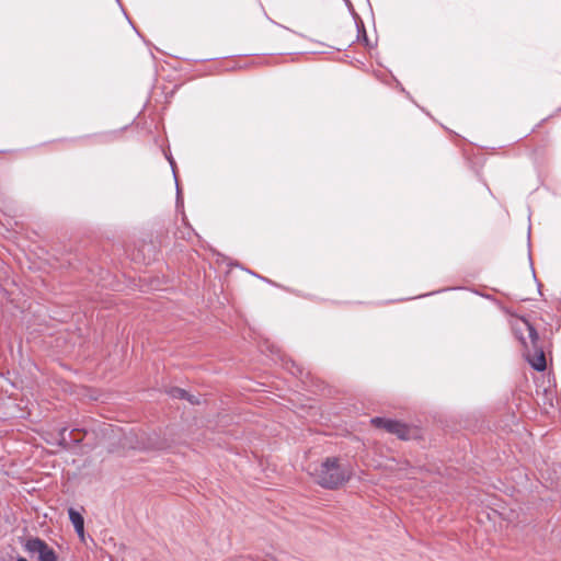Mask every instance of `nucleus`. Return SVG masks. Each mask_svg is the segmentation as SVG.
<instances>
[{
  "instance_id": "9d476101",
  "label": "nucleus",
  "mask_w": 561,
  "mask_h": 561,
  "mask_svg": "<svg viewBox=\"0 0 561 561\" xmlns=\"http://www.w3.org/2000/svg\"><path fill=\"white\" fill-rule=\"evenodd\" d=\"M356 25H357V28H358V33L360 34V37H363V39L368 43V38H367V34H366V31H365V27H364V24L362 21L356 22Z\"/></svg>"
},
{
  "instance_id": "39448f33",
  "label": "nucleus",
  "mask_w": 561,
  "mask_h": 561,
  "mask_svg": "<svg viewBox=\"0 0 561 561\" xmlns=\"http://www.w3.org/2000/svg\"><path fill=\"white\" fill-rule=\"evenodd\" d=\"M69 519L72 523L76 533L79 537H84V519L81 513L76 511L75 508L70 507L68 510Z\"/></svg>"
},
{
  "instance_id": "6e6552de",
  "label": "nucleus",
  "mask_w": 561,
  "mask_h": 561,
  "mask_svg": "<svg viewBox=\"0 0 561 561\" xmlns=\"http://www.w3.org/2000/svg\"><path fill=\"white\" fill-rule=\"evenodd\" d=\"M38 559H39V561H57V556H56L55 551L51 548H49L48 545L46 543L45 548L42 549V551L39 552ZM16 561H27V560L23 557H19L16 559Z\"/></svg>"
},
{
  "instance_id": "1a4fd4ad",
  "label": "nucleus",
  "mask_w": 561,
  "mask_h": 561,
  "mask_svg": "<svg viewBox=\"0 0 561 561\" xmlns=\"http://www.w3.org/2000/svg\"><path fill=\"white\" fill-rule=\"evenodd\" d=\"M356 25H357V28H358V33L360 34V37H363V39L368 43V38H367V34H366V31H365V27H364V24L362 21L356 22Z\"/></svg>"
},
{
  "instance_id": "f03ea898",
  "label": "nucleus",
  "mask_w": 561,
  "mask_h": 561,
  "mask_svg": "<svg viewBox=\"0 0 561 561\" xmlns=\"http://www.w3.org/2000/svg\"><path fill=\"white\" fill-rule=\"evenodd\" d=\"M523 324L528 333V341L522 333L519 335V340L524 346L525 357L535 370L543 371L547 367V363L543 348L539 345L538 332L527 320H523Z\"/></svg>"
},
{
  "instance_id": "423d86ee",
  "label": "nucleus",
  "mask_w": 561,
  "mask_h": 561,
  "mask_svg": "<svg viewBox=\"0 0 561 561\" xmlns=\"http://www.w3.org/2000/svg\"><path fill=\"white\" fill-rule=\"evenodd\" d=\"M45 545L46 542L44 540H42L38 537H35L26 539L25 542L23 543V548L28 554L34 556L35 553L39 554L42 549L45 548Z\"/></svg>"
},
{
  "instance_id": "9b49d317",
  "label": "nucleus",
  "mask_w": 561,
  "mask_h": 561,
  "mask_svg": "<svg viewBox=\"0 0 561 561\" xmlns=\"http://www.w3.org/2000/svg\"><path fill=\"white\" fill-rule=\"evenodd\" d=\"M169 161H170V164L172 167V170H174V162H173V160L171 158H169ZM173 173H174V178L176 179L175 171H173Z\"/></svg>"
},
{
  "instance_id": "0eeeda50",
  "label": "nucleus",
  "mask_w": 561,
  "mask_h": 561,
  "mask_svg": "<svg viewBox=\"0 0 561 561\" xmlns=\"http://www.w3.org/2000/svg\"><path fill=\"white\" fill-rule=\"evenodd\" d=\"M169 394L172 398L187 400V401H190L193 404L199 403V401L197 399H195L194 396L190 394L186 390H184L182 388H179V387L171 388L170 391H169Z\"/></svg>"
},
{
  "instance_id": "20e7f679",
  "label": "nucleus",
  "mask_w": 561,
  "mask_h": 561,
  "mask_svg": "<svg viewBox=\"0 0 561 561\" xmlns=\"http://www.w3.org/2000/svg\"><path fill=\"white\" fill-rule=\"evenodd\" d=\"M77 432H80L79 428H72L70 432H68V428L67 427H61L58 432V444L59 446L64 447V448H69V446L71 445V443L73 444H80L81 443V438H72V434L77 433Z\"/></svg>"
},
{
  "instance_id": "f257e3e1",
  "label": "nucleus",
  "mask_w": 561,
  "mask_h": 561,
  "mask_svg": "<svg viewBox=\"0 0 561 561\" xmlns=\"http://www.w3.org/2000/svg\"><path fill=\"white\" fill-rule=\"evenodd\" d=\"M310 476L321 488L336 490L351 479L352 472L340 463L339 458L328 457L310 470Z\"/></svg>"
},
{
  "instance_id": "f8f14e48",
  "label": "nucleus",
  "mask_w": 561,
  "mask_h": 561,
  "mask_svg": "<svg viewBox=\"0 0 561 561\" xmlns=\"http://www.w3.org/2000/svg\"><path fill=\"white\" fill-rule=\"evenodd\" d=\"M176 198H178V202L180 201V187L179 185L176 184Z\"/></svg>"
},
{
  "instance_id": "7ed1b4c3",
  "label": "nucleus",
  "mask_w": 561,
  "mask_h": 561,
  "mask_svg": "<svg viewBox=\"0 0 561 561\" xmlns=\"http://www.w3.org/2000/svg\"><path fill=\"white\" fill-rule=\"evenodd\" d=\"M371 424L377 428H383L386 432L396 435L400 439L410 438V427L400 421L386 419V417H374Z\"/></svg>"
}]
</instances>
